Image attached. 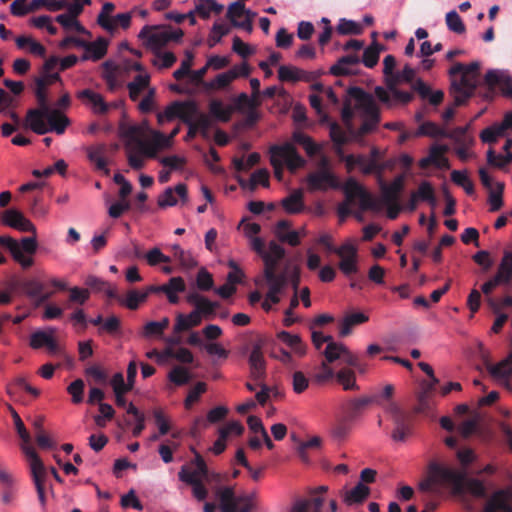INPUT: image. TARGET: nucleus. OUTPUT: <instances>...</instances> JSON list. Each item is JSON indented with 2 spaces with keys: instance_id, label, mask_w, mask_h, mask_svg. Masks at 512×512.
I'll return each mask as SVG.
<instances>
[{
  "instance_id": "f257e3e1",
  "label": "nucleus",
  "mask_w": 512,
  "mask_h": 512,
  "mask_svg": "<svg viewBox=\"0 0 512 512\" xmlns=\"http://www.w3.org/2000/svg\"><path fill=\"white\" fill-rule=\"evenodd\" d=\"M474 452L475 450H456L458 467L444 458L430 460L418 489L424 493H439L443 488H448L457 496L468 492L474 497L486 498L487 490L483 481L469 477V467L477 459Z\"/></svg>"
},
{
  "instance_id": "f03ea898",
  "label": "nucleus",
  "mask_w": 512,
  "mask_h": 512,
  "mask_svg": "<svg viewBox=\"0 0 512 512\" xmlns=\"http://www.w3.org/2000/svg\"><path fill=\"white\" fill-rule=\"evenodd\" d=\"M53 81H61L59 73L48 75L47 77L35 78L34 94L39 108L30 109L26 115L28 127L38 135H44L48 132H55L61 135L70 124L67 116L59 110L50 109L48 96L46 94V85Z\"/></svg>"
},
{
  "instance_id": "7ed1b4c3",
  "label": "nucleus",
  "mask_w": 512,
  "mask_h": 512,
  "mask_svg": "<svg viewBox=\"0 0 512 512\" xmlns=\"http://www.w3.org/2000/svg\"><path fill=\"white\" fill-rule=\"evenodd\" d=\"M480 63L477 61L471 62L468 65L457 62L449 70V75L454 78L460 74L459 80L452 79L451 81V94L454 97L452 106L445 109L443 112V119L445 121L451 120L455 115V107L466 104V102L474 95L478 86Z\"/></svg>"
},
{
  "instance_id": "20e7f679",
  "label": "nucleus",
  "mask_w": 512,
  "mask_h": 512,
  "mask_svg": "<svg viewBox=\"0 0 512 512\" xmlns=\"http://www.w3.org/2000/svg\"><path fill=\"white\" fill-rule=\"evenodd\" d=\"M441 427L448 432H456L463 440H478L482 443L491 441L494 437V433L491 427L484 422L480 412L474 411L471 417L462 421L457 426L453 420L448 416L440 418Z\"/></svg>"
},
{
  "instance_id": "39448f33",
  "label": "nucleus",
  "mask_w": 512,
  "mask_h": 512,
  "mask_svg": "<svg viewBox=\"0 0 512 512\" xmlns=\"http://www.w3.org/2000/svg\"><path fill=\"white\" fill-rule=\"evenodd\" d=\"M348 96L355 100V109L362 112L363 123L356 132L357 137L374 131L380 122L379 108L370 93H367L360 87H350L347 90Z\"/></svg>"
},
{
  "instance_id": "423d86ee",
  "label": "nucleus",
  "mask_w": 512,
  "mask_h": 512,
  "mask_svg": "<svg viewBox=\"0 0 512 512\" xmlns=\"http://www.w3.org/2000/svg\"><path fill=\"white\" fill-rule=\"evenodd\" d=\"M194 452V462L191 466L183 465L178 473L179 480L192 486L193 496L198 501L206 499L208 492L203 485V480H208L209 470L204 459L197 452L198 450H192Z\"/></svg>"
},
{
  "instance_id": "0eeeda50",
  "label": "nucleus",
  "mask_w": 512,
  "mask_h": 512,
  "mask_svg": "<svg viewBox=\"0 0 512 512\" xmlns=\"http://www.w3.org/2000/svg\"><path fill=\"white\" fill-rule=\"evenodd\" d=\"M270 164L274 169V176L278 181L283 179L285 164L291 172L305 166V159L297 152L291 143L273 145L270 148Z\"/></svg>"
},
{
  "instance_id": "6e6552de",
  "label": "nucleus",
  "mask_w": 512,
  "mask_h": 512,
  "mask_svg": "<svg viewBox=\"0 0 512 512\" xmlns=\"http://www.w3.org/2000/svg\"><path fill=\"white\" fill-rule=\"evenodd\" d=\"M0 245L6 247L13 259L24 269L33 265L34 261L31 255L37 251L38 247L35 236L24 237L20 242L10 236H0Z\"/></svg>"
},
{
  "instance_id": "1a4fd4ad",
  "label": "nucleus",
  "mask_w": 512,
  "mask_h": 512,
  "mask_svg": "<svg viewBox=\"0 0 512 512\" xmlns=\"http://www.w3.org/2000/svg\"><path fill=\"white\" fill-rule=\"evenodd\" d=\"M182 36L183 31L181 29L169 31L165 27L158 25H145L138 35L141 40L145 41L147 47L156 51H159L172 40H180Z\"/></svg>"
},
{
  "instance_id": "9d476101",
  "label": "nucleus",
  "mask_w": 512,
  "mask_h": 512,
  "mask_svg": "<svg viewBox=\"0 0 512 512\" xmlns=\"http://www.w3.org/2000/svg\"><path fill=\"white\" fill-rule=\"evenodd\" d=\"M386 412L391 416L394 424L391 437L396 444L405 443L406 439L412 433V416L400 409L393 401L385 405Z\"/></svg>"
},
{
  "instance_id": "9b49d317",
  "label": "nucleus",
  "mask_w": 512,
  "mask_h": 512,
  "mask_svg": "<svg viewBox=\"0 0 512 512\" xmlns=\"http://www.w3.org/2000/svg\"><path fill=\"white\" fill-rule=\"evenodd\" d=\"M343 191L348 202H353L355 198L359 199L360 209L362 211H380V201L365 190L354 178H349L345 182Z\"/></svg>"
},
{
  "instance_id": "f8f14e48",
  "label": "nucleus",
  "mask_w": 512,
  "mask_h": 512,
  "mask_svg": "<svg viewBox=\"0 0 512 512\" xmlns=\"http://www.w3.org/2000/svg\"><path fill=\"white\" fill-rule=\"evenodd\" d=\"M221 512H250L252 509L250 495L236 496L233 488L224 487L218 492Z\"/></svg>"
},
{
  "instance_id": "ddd939ff",
  "label": "nucleus",
  "mask_w": 512,
  "mask_h": 512,
  "mask_svg": "<svg viewBox=\"0 0 512 512\" xmlns=\"http://www.w3.org/2000/svg\"><path fill=\"white\" fill-rule=\"evenodd\" d=\"M36 451L23 450L24 459L27 462L33 484L35 488H37V482L43 488H51L48 467L43 463Z\"/></svg>"
},
{
  "instance_id": "4468645a",
  "label": "nucleus",
  "mask_w": 512,
  "mask_h": 512,
  "mask_svg": "<svg viewBox=\"0 0 512 512\" xmlns=\"http://www.w3.org/2000/svg\"><path fill=\"white\" fill-rule=\"evenodd\" d=\"M307 185L311 191L327 190L328 188L338 189L340 187L337 176L331 169H318L307 176Z\"/></svg>"
},
{
  "instance_id": "2eb2a0df",
  "label": "nucleus",
  "mask_w": 512,
  "mask_h": 512,
  "mask_svg": "<svg viewBox=\"0 0 512 512\" xmlns=\"http://www.w3.org/2000/svg\"><path fill=\"white\" fill-rule=\"evenodd\" d=\"M337 255L341 258L338 267L345 276L358 272V250L350 242L342 244L337 249Z\"/></svg>"
},
{
  "instance_id": "dca6fc26",
  "label": "nucleus",
  "mask_w": 512,
  "mask_h": 512,
  "mask_svg": "<svg viewBox=\"0 0 512 512\" xmlns=\"http://www.w3.org/2000/svg\"><path fill=\"white\" fill-rule=\"evenodd\" d=\"M148 291L151 293H164L171 304L179 303L178 293L186 291V284L182 277H172L163 285H150Z\"/></svg>"
},
{
  "instance_id": "f3484780",
  "label": "nucleus",
  "mask_w": 512,
  "mask_h": 512,
  "mask_svg": "<svg viewBox=\"0 0 512 512\" xmlns=\"http://www.w3.org/2000/svg\"><path fill=\"white\" fill-rule=\"evenodd\" d=\"M198 112V104L194 100L173 101L163 111V116L167 121H173L179 118L182 122L185 117L194 116Z\"/></svg>"
},
{
  "instance_id": "a211bd4d",
  "label": "nucleus",
  "mask_w": 512,
  "mask_h": 512,
  "mask_svg": "<svg viewBox=\"0 0 512 512\" xmlns=\"http://www.w3.org/2000/svg\"><path fill=\"white\" fill-rule=\"evenodd\" d=\"M1 223L21 232H31L36 237L35 225L16 209H7L1 215Z\"/></svg>"
},
{
  "instance_id": "6ab92c4d",
  "label": "nucleus",
  "mask_w": 512,
  "mask_h": 512,
  "mask_svg": "<svg viewBox=\"0 0 512 512\" xmlns=\"http://www.w3.org/2000/svg\"><path fill=\"white\" fill-rule=\"evenodd\" d=\"M484 82L489 88V93L493 94L498 86L505 97L512 99V82L508 74L503 71L489 70L485 74Z\"/></svg>"
},
{
  "instance_id": "aec40b11",
  "label": "nucleus",
  "mask_w": 512,
  "mask_h": 512,
  "mask_svg": "<svg viewBox=\"0 0 512 512\" xmlns=\"http://www.w3.org/2000/svg\"><path fill=\"white\" fill-rule=\"evenodd\" d=\"M77 98L88 106L94 114L105 115L111 109V104L104 97L92 89H83L77 93Z\"/></svg>"
},
{
  "instance_id": "412c9836",
  "label": "nucleus",
  "mask_w": 512,
  "mask_h": 512,
  "mask_svg": "<svg viewBox=\"0 0 512 512\" xmlns=\"http://www.w3.org/2000/svg\"><path fill=\"white\" fill-rule=\"evenodd\" d=\"M510 498L508 489H498L487 500L482 512H512Z\"/></svg>"
},
{
  "instance_id": "4be33fe9",
  "label": "nucleus",
  "mask_w": 512,
  "mask_h": 512,
  "mask_svg": "<svg viewBox=\"0 0 512 512\" xmlns=\"http://www.w3.org/2000/svg\"><path fill=\"white\" fill-rule=\"evenodd\" d=\"M175 194L179 196L182 202H186L188 200V190L186 184L179 183L174 188H166L163 194L158 198V206L161 208L175 206L178 203Z\"/></svg>"
},
{
  "instance_id": "5701e85b",
  "label": "nucleus",
  "mask_w": 512,
  "mask_h": 512,
  "mask_svg": "<svg viewBox=\"0 0 512 512\" xmlns=\"http://www.w3.org/2000/svg\"><path fill=\"white\" fill-rule=\"evenodd\" d=\"M264 280L268 286V291L266 293L267 299H269L273 304H278L280 302L279 294L282 293L288 284L287 272H279V275L272 276L271 279L264 278Z\"/></svg>"
},
{
  "instance_id": "b1692460",
  "label": "nucleus",
  "mask_w": 512,
  "mask_h": 512,
  "mask_svg": "<svg viewBox=\"0 0 512 512\" xmlns=\"http://www.w3.org/2000/svg\"><path fill=\"white\" fill-rule=\"evenodd\" d=\"M244 431V426L239 421H231L219 429V436L212 448H226L228 441L232 437L240 436Z\"/></svg>"
},
{
  "instance_id": "393cba45",
  "label": "nucleus",
  "mask_w": 512,
  "mask_h": 512,
  "mask_svg": "<svg viewBox=\"0 0 512 512\" xmlns=\"http://www.w3.org/2000/svg\"><path fill=\"white\" fill-rule=\"evenodd\" d=\"M405 176L398 175L393 181L387 185H381L382 199L384 203H396L399 202L400 194L404 189Z\"/></svg>"
},
{
  "instance_id": "a878e982",
  "label": "nucleus",
  "mask_w": 512,
  "mask_h": 512,
  "mask_svg": "<svg viewBox=\"0 0 512 512\" xmlns=\"http://www.w3.org/2000/svg\"><path fill=\"white\" fill-rule=\"evenodd\" d=\"M228 413V409L224 406H217L211 409L206 419L198 418L195 420L193 427L191 428V435L195 438L201 428H204L208 423H217L225 418Z\"/></svg>"
},
{
  "instance_id": "bb28decb",
  "label": "nucleus",
  "mask_w": 512,
  "mask_h": 512,
  "mask_svg": "<svg viewBox=\"0 0 512 512\" xmlns=\"http://www.w3.org/2000/svg\"><path fill=\"white\" fill-rule=\"evenodd\" d=\"M251 376L260 381L265 375V359L259 345H255L249 356Z\"/></svg>"
},
{
  "instance_id": "cd10ccee",
  "label": "nucleus",
  "mask_w": 512,
  "mask_h": 512,
  "mask_svg": "<svg viewBox=\"0 0 512 512\" xmlns=\"http://www.w3.org/2000/svg\"><path fill=\"white\" fill-rule=\"evenodd\" d=\"M511 350L507 357L497 364H487L490 375L496 379H506L512 375V337L510 341Z\"/></svg>"
},
{
  "instance_id": "c85d7f7f",
  "label": "nucleus",
  "mask_w": 512,
  "mask_h": 512,
  "mask_svg": "<svg viewBox=\"0 0 512 512\" xmlns=\"http://www.w3.org/2000/svg\"><path fill=\"white\" fill-rule=\"evenodd\" d=\"M360 58L356 54H349L338 59L336 64L331 66L330 73L334 76H347L353 74L352 66L358 65Z\"/></svg>"
},
{
  "instance_id": "c756f323",
  "label": "nucleus",
  "mask_w": 512,
  "mask_h": 512,
  "mask_svg": "<svg viewBox=\"0 0 512 512\" xmlns=\"http://www.w3.org/2000/svg\"><path fill=\"white\" fill-rule=\"evenodd\" d=\"M281 205L288 214L301 213L305 208L303 191L301 189L294 190L282 199Z\"/></svg>"
},
{
  "instance_id": "7c9ffc66",
  "label": "nucleus",
  "mask_w": 512,
  "mask_h": 512,
  "mask_svg": "<svg viewBox=\"0 0 512 512\" xmlns=\"http://www.w3.org/2000/svg\"><path fill=\"white\" fill-rule=\"evenodd\" d=\"M203 317L194 309L188 315L178 314L174 325V333H181L187 331L192 327L201 324Z\"/></svg>"
},
{
  "instance_id": "2f4dec72",
  "label": "nucleus",
  "mask_w": 512,
  "mask_h": 512,
  "mask_svg": "<svg viewBox=\"0 0 512 512\" xmlns=\"http://www.w3.org/2000/svg\"><path fill=\"white\" fill-rule=\"evenodd\" d=\"M148 88H150V75L147 73L136 75L134 79L127 84L129 98L132 101H137L141 93Z\"/></svg>"
},
{
  "instance_id": "473e14b6",
  "label": "nucleus",
  "mask_w": 512,
  "mask_h": 512,
  "mask_svg": "<svg viewBox=\"0 0 512 512\" xmlns=\"http://www.w3.org/2000/svg\"><path fill=\"white\" fill-rule=\"evenodd\" d=\"M368 319V316L362 312H355L346 315L339 325V335L341 337L348 336L354 326L363 324L367 322Z\"/></svg>"
},
{
  "instance_id": "72a5a7b5",
  "label": "nucleus",
  "mask_w": 512,
  "mask_h": 512,
  "mask_svg": "<svg viewBox=\"0 0 512 512\" xmlns=\"http://www.w3.org/2000/svg\"><path fill=\"white\" fill-rule=\"evenodd\" d=\"M370 495V488L362 482H358L355 487L347 491L344 495V502L347 505L362 503Z\"/></svg>"
},
{
  "instance_id": "f704fd0d",
  "label": "nucleus",
  "mask_w": 512,
  "mask_h": 512,
  "mask_svg": "<svg viewBox=\"0 0 512 512\" xmlns=\"http://www.w3.org/2000/svg\"><path fill=\"white\" fill-rule=\"evenodd\" d=\"M293 140L301 145L308 156L313 157L322 151V146L317 144L309 135L295 131L292 136Z\"/></svg>"
},
{
  "instance_id": "c9c22d12",
  "label": "nucleus",
  "mask_w": 512,
  "mask_h": 512,
  "mask_svg": "<svg viewBox=\"0 0 512 512\" xmlns=\"http://www.w3.org/2000/svg\"><path fill=\"white\" fill-rule=\"evenodd\" d=\"M84 49L86 54L83 56V60L89 58L95 61L100 60L107 53V41L104 38H99L94 42H86Z\"/></svg>"
},
{
  "instance_id": "e433bc0d",
  "label": "nucleus",
  "mask_w": 512,
  "mask_h": 512,
  "mask_svg": "<svg viewBox=\"0 0 512 512\" xmlns=\"http://www.w3.org/2000/svg\"><path fill=\"white\" fill-rule=\"evenodd\" d=\"M373 401L370 397H362L358 399L351 400L346 408H345V419L346 421L352 422L355 420L358 415L362 413L367 405H369Z\"/></svg>"
},
{
  "instance_id": "4c0bfd02",
  "label": "nucleus",
  "mask_w": 512,
  "mask_h": 512,
  "mask_svg": "<svg viewBox=\"0 0 512 512\" xmlns=\"http://www.w3.org/2000/svg\"><path fill=\"white\" fill-rule=\"evenodd\" d=\"M495 275L504 285L512 282V254L510 251H504Z\"/></svg>"
},
{
  "instance_id": "58836bf2",
  "label": "nucleus",
  "mask_w": 512,
  "mask_h": 512,
  "mask_svg": "<svg viewBox=\"0 0 512 512\" xmlns=\"http://www.w3.org/2000/svg\"><path fill=\"white\" fill-rule=\"evenodd\" d=\"M233 111V107L225 106L221 100L213 99L209 103V112L218 121L228 122Z\"/></svg>"
},
{
  "instance_id": "ea45409f",
  "label": "nucleus",
  "mask_w": 512,
  "mask_h": 512,
  "mask_svg": "<svg viewBox=\"0 0 512 512\" xmlns=\"http://www.w3.org/2000/svg\"><path fill=\"white\" fill-rule=\"evenodd\" d=\"M23 289L29 297L37 299L39 303L46 302L52 296V292H43L44 286L37 280H29L25 282Z\"/></svg>"
},
{
  "instance_id": "a19ab883",
  "label": "nucleus",
  "mask_w": 512,
  "mask_h": 512,
  "mask_svg": "<svg viewBox=\"0 0 512 512\" xmlns=\"http://www.w3.org/2000/svg\"><path fill=\"white\" fill-rule=\"evenodd\" d=\"M222 10L223 5L215 0H195V12L203 19L209 18L211 12L220 14Z\"/></svg>"
},
{
  "instance_id": "79ce46f5",
  "label": "nucleus",
  "mask_w": 512,
  "mask_h": 512,
  "mask_svg": "<svg viewBox=\"0 0 512 512\" xmlns=\"http://www.w3.org/2000/svg\"><path fill=\"white\" fill-rule=\"evenodd\" d=\"M149 294H151V292L148 291V287L142 293L138 292L137 290H130L127 293L126 298H118V302L121 305L126 306L130 310H136L139 307L140 303L146 301Z\"/></svg>"
},
{
  "instance_id": "37998d69",
  "label": "nucleus",
  "mask_w": 512,
  "mask_h": 512,
  "mask_svg": "<svg viewBox=\"0 0 512 512\" xmlns=\"http://www.w3.org/2000/svg\"><path fill=\"white\" fill-rule=\"evenodd\" d=\"M277 338L289 346L299 356L305 354V345L303 344L300 336L290 334L287 331H281L277 334Z\"/></svg>"
},
{
  "instance_id": "c03bdc74",
  "label": "nucleus",
  "mask_w": 512,
  "mask_h": 512,
  "mask_svg": "<svg viewBox=\"0 0 512 512\" xmlns=\"http://www.w3.org/2000/svg\"><path fill=\"white\" fill-rule=\"evenodd\" d=\"M238 78V73L236 68H232L231 70L218 74L212 81L207 82L205 87L208 89H223L227 87L233 80Z\"/></svg>"
},
{
  "instance_id": "a18cd8bd",
  "label": "nucleus",
  "mask_w": 512,
  "mask_h": 512,
  "mask_svg": "<svg viewBox=\"0 0 512 512\" xmlns=\"http://www.w3.org/2000/svg\"><path fill=\"white\" fill-rule=\"evenodd\" d=\"M119 132L121 137L128 140L126 144L127 149L131 147L132 143L138 142L143 137V129L138 125L120 124Z\"/></svg>"
},
{
  "instance_id": "49530a36",
  "label": "nucleus",
  "mask_w": 512,
  "mask_h": 512,
  "mask_svg": "<svg viewBox=\"0 0 512 512\" xmlns=\"http://www.w3.org/2000/svg\"><path fill=\"white\" fill-rule=\"evenodd\" d=\"M335 379L346 391L359 389V386L356 383L355 372L352 369H349V368L340 369L336 373Z\"/></svg>"
},
{
  "instance_id": "de8ad7c7",
  "label": "nucleus",
  "mask_w": 512,
  "mask_h": 512,
  "mask_svg": "<svg viewBox=\"0 0 512 512\" xmlns=\"http://www.w3.org/2000/svg\"><path fill=\"white\" fill-rule=\"evenodd\" d=\"M385 47L377 42H372L370 46H368L363 53L362 62L367 68H373L377 65L379 61L380 52L383 51Z\"/></svg>"
},
{
  "instance_id": "09e8293b",
  "label": "nucleus",
  "mask_w": 512,
  "mask_h": 512,
  "mask_svg": "<svg viewBox=\"0 0 512 512\" xmlns=\"http://www.w3.org/2000/svg\"><path fill=\"white\" fill-rule=\"evenodd\" d=\"M106 146L97 145L88 149V159L93 162L98 170L107 169V161L105 159Z\"/></svg>"
},
{
  "instance_id": "8fccbe9b",
  "label": "nucleus",
  "mask_w": 512,
  "mask_h": 512,
  "mask_svg": "<svg viewBox=\"0 0 512 512\" xmlns=\"http://www.w3.org/2000/svg\"><path fill=\"white\" fill-rule=\"evenodd\" d=\"M115 6L111 2H106L102 6V10L97 17L98 24L108 32H113L116 29V25L113 23L112 18L109 14L112 13Z\"/></svg>"
},
{
  "instance_id": "3c124183",
  "label": "nucleus",
  "mask_w": 512,
  "mask_h": 512,
  "mask_svg": "<svg viewBox=\"0 0 512 512\" xmlns=\"http://www.w3.org/2000/svg\"><path fill=\"white\" fill-rule=\"evenodd\" d=\"M343 351H345V345L342 343H338L335 341H330L327 345L325 350L323 351L324 355V362H327L328 364L334 363L336 360H341Z\"/></svg>"
},
{
  "instance_id": "603ef678",
  "label": "nucleus",
  "mask_w": 512,
  "mask_h": 512,
  "mask_svg": "<svg viewBox=\"0 0 512 512\" xmlns=\"http://www.w3.org/2000/svg\"><path fill=\"white\" fill-rule=\"evenodd\" d=\"M247 424L249 426V429L254 434L261 435L267 448H274L272 440L270 439L269 435L267 434V432L262 424V421L259 417L253 416V415L249 416L247 419Z\"/></svg>"
},
{
  "instance_id": "864d4df0",
  "label": "nucleus",
  "mask_w": 512,
  "mask_h": 512,
  "mask_svg": "<svg viewBox=\"0 0 512 512\" xmlns=\"http://www.w3.org/2000/svg\"><path fill=\"white\" fill-rule=\"evenodd\" d=\"M55 329L49 328V330H38L31 334L29 345L33 349H40L46 347L50 339L53 337Z\"/></svg>"
},
{
  "instance_id": "5fc2aeb1",
  "label": "nucleus",
  "mask_w": 512,
  "mask_h": 512,
  "mask_svg": "<svg viewBox=\"0 0 512 512\" xmlns=\"http://www.w3.org/2000/svg\"><path fill=\"white\" fill-rule=\"evenodd\" d=\"M336 373L327 362L322 363L315 369L313 373V380L318 384H324L334 379Z\"/></svg>"
},
{
  "instance_id": "6e6d98bb",
  "label": "nucleus",
  "mask_w": 512,
  "mask_h": 512,
  "mask_svg": "<svg viewBox=\"0 0 512 512\" xmlns=\"http://www.w3.org/2000/svg\"><path fill=\"white\" fill-rule=\"evenodd\" d=\"M219 307V302L211 301L204 297L195 310L203 317V319L211 320L216 316V311Z\"/></svg>"
},
{
  "instance_id": "4d7b16f0",
  "label": "nucleus",
  "mask_w": 512,
  "mask_h": 512,
  "mask_svg": "<svg viewBox=\"0 0 512 512\" xmlns=\"http://www.w3.org/2000/svg\"><path fill=\"white\" fill-rule=\"evenodd\" d=\"M128 149L146 158H157L155 145L152 141L144 140L143 138L136 142L134 147L131 146Z\"/></svg>"
},
{
  "instance_id": "13d9d810",
  "label": "nucleus",
  "mask_w": 512,
  "mask_h": 512,
  "mask_svg": "<svg viewBox=\"0 0 512 512\" xmlns=\"http://www.w3.org/2000/svg\"><path fill=\"white\" fill-rule=\"evenodd\" d=\"M9 409L11 411L15 429H16L19 437L23 441L24 445L22 448H31L29 446V444L31 442V436H30L29 432L27 431L22 419L20 418L19 414L11 406L9 407Z\"/></svg>"
},
{
  "instance_id": "bf43d9fd",
  "label": "nucleus",
  "mask_w": 512,
  "mask_h": 512,
  "mask_svg": "<svg viewBox=\"0 0 512 512\" xmlns=\"http://www.w3.org/2000/svg\"><path fill=\"white\" fill-rule=\"evenodd\" d=\"M42 7H45L49 11L56 12L64 9L66 2L63 0H32L30 2V9H33V12Z\"/></svg>"
},
{
  "instance_id": "052dcab7",
  "label": "nucleus",
  "mask_w": 512,
  "mask_h": 512,
  "mask_svg": "<svg viewBox=\"0 0 512 512\" xmlns=\"http://www.w3.org/2000/svg\"><path fill=\"white\" fill-rule=\"evenodd\" d=\"M336 29L341 35H360L363 32V27L359 23L347 19H341Z\"/></svg>"
},
{
  "instance_id": "680f3d73",
  "label": "nucleus",
  "mask_w": 512,
  "mask_h": 512,
  "mask_svg": "<svg viewBox=\"0 0 512 512\" xmlns=\"http://www.w3.org/2000/svg\"><path fill=\"white\" fill-rule=\"evenodd\" d=\"M467 131H468V126L456 127L454 129H452L450 132L444 131L443 137H447V138L454 140L455 143L458 145H467L472 141V139L468 135Z\"/></svg>"
},
{
  "instance_id": "e2e57ef3",
  "label": "nucleus",
  "mask_w": 512,
  "mask_h": 512,
  "mask_svg": "<svg viewBox=\"0 0 512 512\" xmlns=\"http://www.w3.org/2000/svg\"><path fill=\"white\" fill-rule=\"evenodd\" d=\"M172 250L174 257L179 260L184 268L191 269L197 266V261L190 252L184 251L179 245H173Z\"/></svg>"
},
{
  "instance_id": "0e129e2a",
  "label": "nucleus",
  "mask_w": 512,
  "mask_h": 512,
  "mask_svg": "<svg viewBox=\"0 0 512 512\" xmlns=\"http://www.w3.org/2000/svg\"><path fill=\"white\" fill-rule=\"evenodd\" d=\"M55 20L67 31L75 30L78 33H87L86 29L75 17L60 14L55 18Z\"/></svg>"
},
{
  "instance_id": "69168bd1",
  "label": "nucleus",
  "mask_w": 512,
  "mask_h": 512,
  "mask_svg": "<svg viewBox=\"0 0 512 512\" xmlns=\"http://www.w3.org/2000/svg\"><path fill=\"white\" fill-rule=\"evenodd\" d=\"M446 25L448 29L454 33L462 34L466 31L465 24L463 23L459 14L452 10L446 14Z\"/></svg>"
},
{
  "instance_id": "338daca9",
  "label": "nucleus",
  "mask_w": 512,
  "mask_h": 512,
  "mask_svg": "<svg viewBox=\"0 0 512 512\" xmlns=\"http://www.w3.org/2000/svg\"><path fill=\"white\" fill-rule=\"evenodd\" d=\"M169 380L177 386H182L190 381L188 370L182 366H175L168 374Z\"/></svg>"
},
{
  "instance_id": "774afa93",
  "label": "nucleus",
  "mask_w": 512,
  "mask_h": 512,
  "mask_svg": "<svg viewBox=\"0 0 512 512\" xmlns=\"http://www.w3.org/2000/svg\"><path fill=\"white\" fill-rule=\"evenodd\" d=\"M300 76V68L295 66L282 65L278 69V78L282 82H298Z\"/></svg>"
}]
</instances>
